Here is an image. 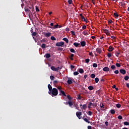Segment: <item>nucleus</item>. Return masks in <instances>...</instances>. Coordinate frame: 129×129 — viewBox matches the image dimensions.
I'll return each mask as SVG.
<instances>
[{"label": "nucleus", "mask_w": 129, "mask_h": 129, "mask_svg": "<svg viewBox=\"0 0 129 129\" xmlns=\"http://www.w3.org/2000/svg\"><path fill=\"white\" fill-rule=\"evenodd\" d=\"M49 95L51 96V97H55L58 95V90L56 88H53L52 90H49L48 92Z\"/></svg>", "instance_id": "1"}, {"label": "nucleus", "mask_w": 129, "mask_h": 129, "mask_svg": "<svg viewBox=\"0 0 129 129\" xmlns=\"http://www.w3.org/2000/svg\"><path fill=\"white\" fill-rule=\"evenodd\" d=\"M67 98L69 99V101H68V103H66V104H68L69 106H70L71 108H73V107L72 106H73L74 102L73 101L71 100L73 99V98L70 95L67 96Z\"/></svg>", "instance_id": "2"}, {"label": "nucleus", "mask_w": 129, "mask_h": 129, "mask_svg": "<svg viewBox=\"0 0 129 129\" xmlns=\"http://www.w3.org/2000/svg\"><path fill=\"white\" fill-rule=\"evenodd\" d=\"M64 42L61 41L59 42H57L55 44V46L57 47H62V46H64Z\"/></svg>", "instance_id": "3"}, {"label": "nucleus", "mask_w": 129, "mask_h": 129, "mask_svg": "<svg viewBox=\"0 0 129 129\" xmlns=\"http://www.w3.org/2000/svg\"><path fill=\"white\" fill-rule=\"evenodd\" d=\"M32 36L33 37V40H34L35 43L37 42V40H36V38H35V37H36V36H37V32H32Z\"/></svg>", "instance_id": "4"}, {"label": "nucleus", "mask_w": 129, "mask_h": 129, "mask_svg": "<svg viewBox=\"0 0 129 129\" xmlns=\"http://www.w3.org/2000/svg\"><path fill=\"white\" fill-rule=\"evenodd\" d=\"M76 115H77L78 118H79V119H81V115H82V112H77L76 113Z\"/></svg>", "instance_id": "5"}, {"label": "nucleus", "mask_w": 129, "mask_h": 129, "mask_svg": "<svg viewBox=\"0 0 129 129\" xmlns=\"http://www.w3.org/2000/svg\"><path fill=\"white\" fill-rule=\"evenodd\" d=\"M67 83L68 85L73 84V80L71 78H69L68 81H67Z\"/></svg>", "instance_id": "6"}, {"label": "nucleus", "mask_w": 129, "mask_h": 129, "mask_svg": "<svg viewBox=\"0 0 129 129\" xmlns=\"http://www.w3.org/2000/svg\"><path fill=\"white\" fill-rule=\"evenodd\" d=\"M104 33L107 35V36H110V32H109V31L107 29H104L103 30Z\"/></svg>", "instance_id": "7"}, {"label": "nucleus", "mask_w": 129, "mask_h": 129, "mask_svg": "<svg viewBox=\"0 0 129 129\" xmlns=\"http://www.w3.org/2000/svg\"><path fill=\"white\" fill-rule=\"evenodd\" d=\"M119 71L120 72V74H122V75H125L126 74V71H125V70L120 69L119 70Z\"/></svg>", "instance_id": "8"}, {"label": "nucleus", "mask_w": 129, "mask_h": 129, "mask_svg": "<svg viewBox=\"0 0 129 129\" xmlns=\"http://www.w3.org/2000/svg\"><path fill=\"white\" fill-rule=\"evenodd\" d=\"M96 51L98 54H101V53H102V50H101V49L99 48H97Z\"/></svg>", "instance_id": "9"}, {"label": "nucleus", "mask_w": 129, "mask_h": 129, "mask_svg": "<svg viewBox=\"0 0 129 129\" xmlns=\"http://www.w3.org/2000/svg\"><path fill=\"white\" fill-rule=\"evenodd\" d=\"M114 50V48L111 46H110L108 47V52H112V51H113Z\"/></svg>", "instance_id": "10"}, {"label": "nucleus", "mask_w": 129, "mask_h": 129, "mask_svg": "<svg viewBox=\"0 0 129 129\" xmlns=\"http://www.w3.org/2000/svg\"><path fill=\"white\" fill-rule=\"evenodd\" d=\"M82 119H83V120H84L85 121V122H87L89 124L90 123V121H89V120L88 119H87L86 118H85V117H82Z\"/></svg>", "instance_id": "11"}, {"label": "nucleus", "mask_w": 129, "mask_h": 129, "mask_svg": "<svg viewBox=\"0 0 129 129\" xmlns=\"http://www.w3.org/2000/svg\"><path fill=\"white\" fill-rule=\"evenodd\" d=\"M60 92V94H59V95H62L64 97H66V94L65 93V92H64L63 90L62 91H59Z\"/></svg>", "instance_id": "12"}, {"label": "nucleus", "mask_w": 129, "mask_h": 129, "mask_svg": "<svg viewBox=\"0 0 129 129\" xmlns=\"http://www.w3.org/2000/svg\"><path fill=\"white\" fill-rule=\"evenodd\" d=\"M81 46H82V47H85V46H86V42L85 41H81Z\"/></svg>", "instance_id": "13"}, {"label": "nucleus", "mask_w": 129, "mask_h": 129, "mask_svg": "<svg viewBox=\"0 0 129 129\" xmlns=\"http://www.w3.org/2000/svg\"><path fill=\"white\" fill-rule=\"evenodd\" d=\"M46 59H49L51 57V54L50 53H46L44 56Z\"/></svg>", "instance_id": "14"}, {"label": "nucleus", "mask_w": 129, "mask_h": 129, "mask_svg": "<svg viewBox=\"0 0 129 129\" xmlns=\"http://www.w3.org/2000/svg\"><path fill=\"white\" fill-rule=\"evenodd\" d=\"M95 106V104H93L92 103L90 102L89 103L88 106V108H90L91 107V106Z\"/></svg>", "instance_id": "15"}, {"label": "nucleus", "mask_w": 129, "mask_h": 129, "mask_svg": "<svg viewBox=\"0 0 129 129\" xmlns=\"http://www.w3.org/2000/svg\"><path fill=\"white\" fill-rule=\"evenodd\" d=\"M103 71L104 72H108L110 71V69L108 68V67H104L103 69Z\"/></svg>", "instance_id": "16"}, {"label": "nucleus", "mask_w": 129, "mask_h": 129, "mask_svg": "<svg viewBox=\"0 0 129 129\" xmlns=\"http://www.w3.org/2000/svg\"><path fill=\"white\" fill-rule=\"evenodd\" d=\"M115 55L116 56V57H119V56H120V52H119V51H116L115 52Z\"/></svg>", "instance_id": "17"}, {"label": "nucleus", "mask_w": 129, "mask_h": 129, "mask_svg": "<svg viewBox=\"0 0 129 129\" xmlns=\"http://www.w3.org/2000/svg\"><path fill=\"white\" fill-rule=\"evenodd\" d=\"M70 68L71 69L72 71H76V69H75V66L71 65L70 66Z\"/></svg>", "instance_id": "18"}, {"label": "nucleus", "mask_w": 129, "mask_h": 129, "mask_svg": "<svg viewBox=\"0 0 129 129\" xmlns=\"http://www.w3.org/2000/svg\"><path fill=\"white\" fill-rule=\"evenodd\" d=\"M62 68H63V67L61 66H60V67L55 68V70H56V72H58L59 70H61Z\"/></svg>", "instance_id": "19"}, {"label": "nucleus", "mask_w": 129, "mask_h": 129, "mask_svg": "<svg viewBox=\"0 0 129 129\" xmlns=\"http://www.w3.org/2000/svg\"><path fill=\"white\" fill-rule=\"evenodd\" d=\"M58 27H59V25L57 24V25H55L53 27H49V28H50V29H58Z\"/></svg>", "instance_id": "20"}, {"label": "nucleus", "mask_w": 129, "mask_h": 129, "mask_svg": "<svg viewBox=\"0 0 129 129\" xmlns=\"http://www.w3.org/2000/svg\"><path fill=\"white\" fill-rule=\"evenodd\" d=\"M83 35L85 36H88V30H85V31L83 32Z\"/></svg>", "instance_id": "21"}, {"label": "nucleus", "mask_w": 129, "mask_h": 129, "mask_svg": "<svg viewBox=\"0 0 129 129\" xmlns=\"http://www.w3.org/2000/svg\"><path fill=\"white\" fill-rule=\"evenodd\" d=\"M109 112H110L111 114H115V110L114 109H111Z\"/></svg>", "instance_id": "22"}, {"label": "nucleus", "mask_w": 129, "mask_h": 129, "mask_svg": "<svg viewBox=\"0 0 129 129\" xmlns=\"http://www.w3.org/2000/svg\"><path fill=\"white\" fill-rule=\"evenodd\" d=\"M45 37H50L51 36V33L48 32L44 34Z\"/></svg>", "instance_id": "23"}, {"label": "nucleus", "mask_w": 129, "mask_h": 129, "mask_svg": "<svg viewBox=\"0 0 129 129\" xmlns=\"http://www.w3.org/2000/svg\"><path fill=\"white\" fill-rule=\"evenodd\" d=\"M79 72L80 73V74H84V70H83V69H79Z\"/></svg>", "instance_id": "24"}, {"label": "nucleus", "mask_w": 129, "mask_h": 129, "mask_svg": "<svg viewBox=\"0 0 129 129\" xmlns=\"http://www.w3.org/2000/svg\"><path fill=\"white\" fill-rule=\"evenodd\" d=\"M74 46H75V47H78V46H80V43L75 42L74 43Z\"/></svg>", "instance_id": "25"}, {"label": "nucleus", "mask_w": 129, "mask_h": 129, "mask_svg": "<svg viewBox=\"0 0 129 129\" xmlns=\"http://www.w3.org/2000/svg\"><path fill=\"white\" fill-rule=\"evenodd\" d=\"M63 41H64L66 43H69V40L67 38L65 37L62 39Z\"/></svg>", "instance_id": "26"}, {"label": "nucleus", "mask_w": 129, "mask_h": 129, "mask_svg": "<svg viewBox=\"0 0 129 129\" xmlns=\"http://www.w3.org/2000/svg\"><path fill=\"white\" fill-rule=\"evenodd\" d=\"M82 108H83V109H84L85 110H86V109H87V104H85L82 106Z\"/></svg>", "instance_id": "27"}, {"label": "nucleus", "mask_w": 129, "mask_h": 129, "mask_svg": "<svg viewBox=\"0 0 129 129\" xmlns=\"http://www.w3.org/2000/svg\"><path fill=\"white\" fill-rule=\"evenodd\" d=\"M48 89H49V91L52 90L53 89L52 86L50 84L48 85Z\"/></svg>", "instance_id": "28"}, {"label": "nucleus", "mask_w": 129, "mask_h": 129, "mask_svg": "<svg viewBox=\"0 0 129 129\" xmlns=\"http://www.w3.org/2000/svg\"><path fill=\"white\" fill-rule=\"evenodd\" d=\"M81 20H82V21H84V22H85V23H87V20L83 16L82 17H81Z\"/></svg>", "instance_id": "29"}, {"label": "nucleus", "mask_w": 129, "mask_h": 129, "mask_svg": "<svg viewBox=\"0 0 129 129\" xmlns=\"http://www.w3.org/2000/svg\"><path fill=\"white\" fill-rule=\"evenodd\" d=\"M88 89L89 90H90V91L93 90L94 87L93 86H88Z\"/></svg>", "instance_id": "30"}, {"label": "nucleus", "mask_w": 129, "mask_h": 129, "mask_svg": "<svg viewBox=\"0 0 129 129\" xmlns=\"http://www.w3.org/2000/svg\"><path fill=\"white\" fill-rule=\"evenodd\" d=\"M84 7H85V9L86 10L88 8V4L85 3L84 5Z\"/></svg>", "instance_id": "31"}, {"label": "nucleus", "mask_w": 129, "mask_h": 129, "mask_svg": "<svg viewBox=\"0 0 129 129\" xmlns=\"http://www.w3.org/2000/svg\"><path fill=\"white\" fill-rule=\"evenodd\" d=\"M90 78H92V79L95 78V75L94 74H91Z\"/></svg>", "instance_id": "32"}, {"label": "nucleus", "mask_w": 129, "mask_h": 129, "mask_svg": "<svg viewBox=\"0 0 129 129\" xmlns=\"http://www.w3.org/2000/svg\"><path fill=\"white\" fill-rule=\"evenodd\" d=\"M113 15L114 16V17H115L116 18H118V17H119V15L117 14V13L115 12L113 13Z\"/></svg>", "instance_id": "33"}, {"label": "nucleus", "mask_w": 129, "mask_h": 129, "mask_svg": "<svg viewBox=\"0 0 129 129\" xmlns=\"http://www.w3.org/2000/svg\"><path fill=\"white\" fill-rule=\"evenodd\" d=\"M51 70H52L53 71H55V72L56 71V68L53 66L51 67Z\"/></svg>", "instance_id": "34"}, {"label": "nucleus", "mask_w": 129, "mask_h": 129, "mask_svg": "<svg viewBox=\"0 0 129 129\" xmlns=\"http://www.w3.org/2000/svg\"><path fill=\"white\" fill-rule=\"evenodd\" d=\"M116 108H121V104H116Z\"/></svg>", "instance_id": "35"}, {"label": "nucleus", "mask_w": 129, "mask_h": 129, "mask_svg": "<svg viewBox=\"0 0 129 129\" xmlns=\"http://www.w3.org/2000/svg\"><path fill=\"white\" fill-rule=\"evenodd\" d=\"M124 79H125V81H128L129 79V76H126L124 78Z\"/></svg>", "instance_id": "36"}, {"label": "nucleus", "mask_w": 129, "mask_h": 129, "mask_svg": "<svg viewBox=\"0 0 129 129\" xmlns=\"http://www.w3.org/2000/svg\"><path fill=\"white\" fill-rule=\"evenodd\" d=\"M70 50V52L72 53H75V50H74V48H71Z\"/></svg>", "instance_id": "37"}, {"label": "nucleus", "mask_w": 129, "mask_h": 129, "mask_svg": "<svg viewBox=\"0 0 129 129\" xmlns=\"http://www.w3.org/2000/svg\"><path fill=\"white\" fill-rule=\"evenodd\" d=\"M41 48H42V49L46 48V44L45 43L42 44L41 45Z\"/></svg>", "instance_id": "38"}, {"label": "nucleus", "mask_w": 129, "mask_h": 129, "mask_svg": "<svg viewBox=\"0 0 129 129\" xmlns=\"http://www.w3.org/2000/svg\"><path fill=\"white\" fill-rule=\"evenodd\" d=\"M50 39L52 40V41H56V38H55L54 36H51Z\"/></svg>", "instance_id": "39"}, {"label": "nucleus", "mask_w": 129, "mask_h": 129, "mask_svg": "<svg viewBox=\"0 0 129 129\" xmlns=\"http://www.w3.org/2000/svg\"><path fill=\"white\" fill-rule=\"evenodd\" d=\"M82 97L80 96V95H78L77 96V100H81Z\"/></svg>", "instance_id": "40"}, {"label": "nucleus", "mask_w": 129, "mask_h": 129, "mask_svg": "<svg viewBox=\"0 0 129 129\" xmlns=\"http://www.w3.org/2000/svg\"><path fill=\"white\" fill-rule=\"evenodd\" d=\"M95 81L96 83H98L99 82V79L98 78H95Z\"/></svg>", "instance_id": "41"}, {"label": "nucleus", "mask_w": 129, "mask_h": 129, "mask_svg": "<svg viewBox=\"0 0 129 129\" xmlns=\"http://www.w3.org/2000/svg\"><path fill=\"white\" fill-rule=\"evenodd\" d=\"M57 89H58V90H59V91H62V90H61V89H62L61 86H58V87H57Z\"/></svg>", "instance_id": "42"}, {"label": "nucleus", "mask_w": 129, "mask_h": 129, "mask_svg": "<svg viewBox=\"0 0 129 129\" xmlns=\"http://www.w3.org/2000/svg\"><path fill=\"white\" fill-rule=\"evenodd\" d=\"M124 125H129V122L127 121H125L123 122Z\"/></svg>", "instance_id": "43"}, {"label": "nucleus", "mask_w": 129, "mask_h": 129, "mask_svg": "<svg viewBox=\"0 0 129 129\" xmlns=\"http://www.w3.org/2000/svg\"><path fill=\"white\" fill-rule=\"evenodd\" d=\"M111 69H112V70H115L116 69L115 66H114V65L111 66Z\"/></svg>", "instance_id": "44"}, {"label": "nucleus", "mask_w": 129, "mask_h": 129, "mask_svg": "<svg viewBox=\"0 0 129 129\" xmlns=\"http://www.w3.org/2000/svg\"><path fill=\"white\" fill-rule=\"evenodd\" d=\"M68 3L69 5H72V0H68Z\"/></svg>", "instance_id": "45"}, {"label": "nucleus", "mask_w": 129, "mask_h": 129, "mask_svg": "<svg viewBox=\"0 0 129 129\" xmlns=\"http://www.w3.org/2000/svg\"><path fill=\"white\" fill-rule=\"evenodd\" d=\"M50 79L51 81H54V80L55 79V78L53 76H50Z\"/></svg>", "instance_id": "46"}, {"label": "nucleus", "mask_w": 129, "mask_h": 129, "mask_svg": "<svg viewBox=\"0 0 129 129\" xmlns=\"http://www.w3.org/2000/svg\"><path fill=\"white\" fill-rule=\"evenodd\" d=\"M44 42H46V39L45 38H43L40 40L41 43H44Z\"/></svg>", "instance_id": "47"}, {"label": "nucleus", "mask_w": 129, "mask_h": 129, "mask_svg": "<svg viewBox=\"0 0 129 129\" xmlns=\"http://www.w3.org/2000/svg\"><path fill=\"white\" fill-rule=\"evenodd\" d=\"M107 56L108 57V58H110V57H111V53L110 52L108 53Z\"/></svg>", "instance_id": "48"}, {"label": "nucleus", "mask_w": 129, "mask_h": 129, "mask_svg": "<svg viewBox=\"0 0 129 129\" xmlns=\"http://www.w3.org/2000/svg\"><path fill=\"white\" fill-rule=\"evenodd\" d=\"M89 61H90V59H89V58H87L85 59L86 63H89Z\"/></svg>", "instance_id": "49"}, {"label": "nucleus", "mask_w": 129, "mask_h": 129, "mask_svg": "<svg viewBox=\"0 0 129 129\" xmlns=\"http://www.w3.org/2000/svg\"><path fill=\"white\" fill-rule=\"evenodd\" d=\"M79 75V73H78V72H74V75H75V76H78Z\"/></svg>", "instance_id": "50"}, {"label": "nucleus", "mask_w": 129, "mask_h": 129, "mask_svg": "<svg viewBox=\"0 0 129 129\" xmlns=\"http://www.w3.org/2000/svg\"><path fill=\"white\" fill-rule=\"evenodd\" d=\"M71 34H72V35L73 36H75V35H76L75 32H74V31H71Z\"/></svg>", "instance_id": "51"}, {"label": "nucleus", "mask_w": 129, "mask_h": 129, "mask_svg": "<svg viewBox=\"0 0 129 129\" xmlns=\"http://www.w3.org/2000/svg\"><path fill=\"white\" fill-rule=\"evenodd\" d=\"M122 118H123V117H122L121 115H118V119L119 120H121Z\"/></svg>", "instance_id": "52"}, {"label": "nucleus", "mask_w": 129, "mask_h": 129, "mask_svg": "<svg viewBox=\"0 0 129 129\" xmlns=\"http://www.w3.org/2000/svg\"><path fill=\"white\" fill-rule=\"evenodd\" d=\"M58 83V81H53V85H56Z\"/></svg>", "instance_id": "53"}, {"label": "nucleus", "mask_w": 129, "mask_h": 129, "mask_svg": "<svg viewBox=\"0 0 129 129\" xmlns=\"http://www.w3.org/2000/svg\"><path fill=\"white\" fill-rule=\"evenodd\" d=\"M88 114L89 116H92V112H91V111H89Z\"/></svg>", "instance_id": "54"}, {"label": "nucleus", "mask_w": 129, "mask_h": 129, "mask_svg": "<svg viewBox=\"0 0 129 129\" xmlns=\"http://www.w3.org/2000/svg\"><path fill=\"white\" fill-rule=\"evenodd\" d=\"M73 57H74V54H71V57H70V59H71V60H73Z\"/></svg>", "instance_id": "55"}, {"label": "nucleus", "mask_w": 129, "mask_h": 129, "mask_svg": "<svg viewBox=\"0 0 129 129\" xmlns=\"http://www.w3.org/2000/svg\"><path fill=\"white\" fill-rule=\"evenodd\" d=\"M88 129H96L95 128H94V127H91V126H88Z\"/></svg>", "instance_id": "56"}, {"label": "nucleus", "mask_w": 129, "mask_h": 129, "mask_svg": "<svg viewBox=\"0 0 129 129\" xmlns=\"http://www.w3.org/2000/svg\"><path fill=\"white\" fill-rule=\"evenodd\" d=\"M89 54L90 56H91L92 57H93V53H92V52H89Z\"/></svg>", "instance_id": "57"}, {"label": "nucleus", "mask_w": 129, "mask_h": 129, "mask_svg": "<svg viewBox=\"0 0 129 129\" xmlns=\"http://www.w3.org/2000/svg\"><path fill=\"white\" fill-rule=\"evenodd\" d=\"M36 12H40V10H39V8L37 6H36Z\"/></svg>", "instance_id": "58"}, {"label": "nucleus", "mask_w": 129, "mask_h": 129, "mask_svg": "<svg viewBox=\"0 0 129 129\" xmlns=\"http://www.w3.org/2000/svg\"><path fill=\"white\" fill-rule=\"evenodd\" d=\"M108 24H112V20H109V21H108Z\"/></svg>", "instance_id": "59"}, {"label": "nucleus", "mask_w": 129, "mask_h": 129, "mask_svg": "<svg viewBox=\"0 0 129 129\" xmlns=\"http://www.w3.org/2000/svg\"><path fill=\"white\" fill-rule=\"evenodd\" d=\"M85 29H86V25L83 26L82 29L83 30H85Z\"/></svg>", "instance_id": "60"}, {"label": "nucleus", "mask_w": 129, "mask_h": 129, "mask_svg": "<svg viewBox=\"0 0 129 129\" xmlns=\"http://www.w3.org/2000/svg\"><path fill=\"white\" fill-rule=\"evenodd\" d=\"M114 73L115 74H118V73H119V72H118V70H116V71H115L114 72Z\"/></svg>", "instance_id": "61"}, {"label": "nucleus", "mask_w": 129, "mask_h": 129, "mask_svg": "<svg viewBox=\"0 0 129 129\" xmlns=\"http://www.w3.org/2000/svg\"><path fill=\"white\" fill-rule=\"evenodd\" d=\"M66 32H69L70 31V29L69 28H66Z\"/></svg>", "instance_id": "62"}, {"label": "nucleus", "mask_w": 129, "mask_h": 129, "mask_svg": "<svg viewBox=\"0 0 129 129\" xmlns=\"http://www.w3.org/2000/svg\"><path fill=\"white\" fill-rule=\"evenodd\" d=\"M111 39H113L114 40H115V37L114 36H111Z\"/></svg>", "instance_id": "63"}, {"label": "nucleus", "mask_w": 129, "mask_h": 129, "mask_svg": "<svg viewBox=\"0 0 129 129\" xmlns=\"http://www.w3.org/2000/svg\"><path fill=\"white\" fill-rule=\"evenodd\" d=\"M126 86H127V87L129 88V83H127V84H126Z\"/></svg>", "instance_id": "64"}]
</instances>
